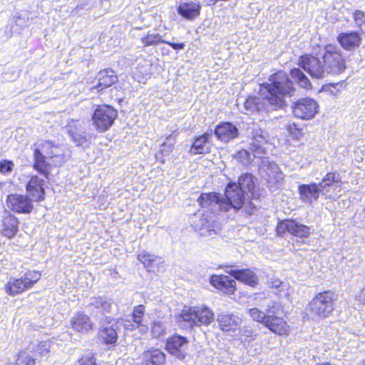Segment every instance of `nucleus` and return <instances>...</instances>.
<instances>
[{
  "mask_svg": "<svg viewBox=\"0 0 365 365\" xmlns=\"http://www.w3.org/2000/svg\"><path fill=\"white\" fill-rule=\"evenodd\" d=\"M295 88L287 73L280 71L270 76L269 82L260 86L259 95L250 96L244 103L247 114L267 113L286 106V98L294 96Z\"/></svg>",
  "mask_w": 365,
  "mask_h": 365,
  "instance_id": "1",
  "label": "nucleus"
},
{
  "mask_svg": "<svg viewBox=\"0 0 365 365\" xmlns=\"http://www.w3.org/2000/svg\"><path fill=\"white\" fill-rule=\"evenodd\" d=\"M299 66L316 79H322L329 75H339L346 69L343 53L334 44L324 46L319 56L309 54L302 56L299 59Z\"/></svg>",
  "mask_w": 365,
  "mask_h": 365,
  "instance_id": "2",
  "label": "nucleus"
},
{
  "mask_svg": "<svg viewBox=\"0 0 365 365\" xmlns=\"http://www.w3.org/2000/svg\"><path fill=\"white\" fill-rule=\"evenodd\" d=\"M35 146L34 168L46 178L48 163L46 159L56 158L57 162H61L62 157L60 154V148L49 140L39 141Z\"/></svg>",
  "mask_w": 365,
  "mask_h": 365,
  "instance_id": "3",
  "label": "nucleus"
},
{
  "mask_svg": "<svg viewBox=\"0 0 365 365\" xmlns=\"http://www.w3.org/2000/svg\"><path fill=\"white\" fill-rule=\"evenodd\" d=\"M251 129L252 142L250 143V150L252 153H250L246 150H242L236 155L237 159L243 164H247L251 162L252 160V155L253 158H261L264 153V145L267 142L266 133L255 123L252 124Z\"/></svg>",
  "mask_w": 365,
  "mask_h": 365,
  "instance_id": "4",
  "label": "nucleus"
},
{
  "mask_svg": "<svg viewBox=\"0 0 365 365\" xmlns=\"http://www.w3.org/2000/svg\"><path fill=\"white\" fill-rule=\"evenodd\" d=\"M334 309V294L326 291L317 294L308 304V312L314 317L325 319Z\"/></svg>",
  "mask_w": 365,
  "mask_h": 365,
  "instance_id": "5",
  "label": "nucleus"
},
{
  "mask_svg": "<svg viewBox=\"0 0 365 365\" xmlns=\"http://www.w3.org/2000/svg\"><path fill=\"white\" fill-rule=\"evenodd\" d=\"M41 276L38 271H29L20 278H11L5 286L6 292L9 295L21 294L31 288L40 279Z\"/></svg>",
  "mask_w": 365,
  "mask_h": 365,
  "instance_id": "6",
  "label": "nucleus"
},
{
  "mask_svg": "<svg viewBox=\"0 0 365 365\" xmlns=\"http://www.w3.org/2000/svg\"><path fill=\"white\" fill-rule=\"evenodd\" d=\"M117 111L107 105L98 106L92 116L93 125L99 132L108 130L117 118Z\"/></svg>",
  "mask_w": 365,
  "mask_h": 365,
  "instance_id": "7",
  "label": "nucleus"
},
{
  "mask_svg": "<svg viewBox=\"0 0 365 365\" xmlns=\"http://www.w3.org/2000/svg\"><path fill=\"white\" fill-rule=\"evenodd\" d=\"M225 198L221 197V211L228 212L231 209L237 211L242 207L245 194L236 183L228 184L225 189Z\"/></svg>",
  "mask_w": 365,
  "mask_h": 365,
  "instance_id": "8",
  "label": "nucleus"
},
{
  "mask_svg": "<svg viewBox=\"0 0 365 365\" xmlns=\"http://www.w3.org/2000/svg\"><path fill=\"white\" fill-rule=\"evenodd\" d=\"M292 109L295 117L309 120L314 118L319 113V106L314 99L307 97L294 102Z\"/></svg>",
  "mask_w": 365,
  "mask_h": 365,
  "instance_id": "9",
  "label": "nucleus"
},
{
  "mask_svg": "<svg viewBox=\"0 0 365 365\" xmlns=\"http://www.w3.org/2000/svg\"><path fill=\"white\" fill-rule=\"evenodd\" d=\"M318 185L322 195L333 198L339 195L342 182L339 173H328Z\"/></svg>",
  "mask_w": 365,
  "mask_h": 365,
  "instance_id": "10",
  "label": "nucleus"
},
{
  "mask_svg": "<svg viewBox=\"0 0 365 365\" xmlns=\"http://www.w3.org/2000/svg\"><path fill=\"white\" fill-rule=\"evenodd\" d=\"M259 170L262 178L270 186L278 185L283 182L284 175L274 162H271L268 159L264 160Z\"/></svg>",
  "mask_w": 365,
  "mask_h": 365,
  "instance_id": "11",
  "label": "nucleus"
},
{
  "mask_svg": "<svg viewBox=\"0 0 365 365\" xmlns=\"http://www.w3.org/2000/svg\"><path fill=\"white\" fill-rule=\"evenodd\" d=\"M278 234H283L285 232L298 237H307L310 233L309 227L297 222L293 220H285L281 221L277 226Z\"/></svg>",
  "mask_w": 365,
  "mask_h": 365,
  "instance_id": "12",
  "label": "nucleus"
},
{
  "mask_svg": "<svg viewBox=\"0 0 365 365\" xmlns=\"http://www.w3.org/2000/svg\"><path fill=\"white\" fill-rule=\"evenodd\" d=\"M7 206L14 212L28 214L31 212L34 206L32 200L26 195L13 194L9 195L6 200Z\"/></svg>",
  "mask_w": 365,
  "mask_h": 365,
  "instance_id": "13",
  "label": "nucleus"
},
{
  "mask_svg": "<svg viewBox=\"0 0 365 365\" xmlns=\"http://www.w3.org/2000/svg\"><path fill=\"white\" fill-rule=\"evenodd\" d=\"M188 340L180 335H174L166 343V349L174 356L184 359L187 355Z\"/></svg>",
  "mask_w": 365,
  "mask_h": 365,
  "instance_id": "14",
  "label": "nucleus"
},
{
  "mask_svg": "<svg viewBox=\"0 0 365 365\" xmlns=\"http://www.w3.org/2000/svg\"><path fill=\"white\" fill-rule=\"evenodd\" d=\"M120 327V321L115 319H107L100 331V337L106 344H114L118 339V331Z\"/></svg>",
  "mask_w": 365,
  "mask_h": 365,
  "instance_id": "15",
  "label": "nucleus"
},
{
  "mask_svg": "<svg viewBox=\"0 0 365 365\" xmlns=\"http://www.w3.org/2000/svg\"><path fill=\"white\" fill-rule=\"evenodd\" d=\"M48 173H49L48 172ZM42 177L32 175L26 185V191L29 195L36 201H41L44 199V182L46 178L41 173ZM48 175V174H47ZM48 178V176H46Z\"/></svg>",
  "mask_w": 365,
  "mask_h": 365,
  "instance_id": "16",
  "label": "nucleus"
},
{
  "mask_svg": "<svg viewBox=\"0 0 365 365\" xmlns=\"http://www.w3.org/2000/svg\"><path fill=\"white\" fill-rule=\"evenodd\" d=\"M225 272L237 280L251 287H254L258 284L257 274L250 269H233L231 266H227L226 267Z\"/></svg>",
  "mask_w": 365,
  "mask_h": 365,
  "instance_id": "17",
  "label": "nucleus"
},
{
  "mask_svg": "<svg viewBox=\"0 0 365 365\" xmlns=\"http://www.w3.org/2000/svg\"><path fill=\"white\" fill-rule=\"evenodd\" d=\"M299 197L305 203L311 204L319 199L322 194L318 183L300 185L298 187Z\"/></svg>",
  "mask_w": 365,
  "mask_h": 365,
  "instance_id": "18",
  "label": "nucleus"
},
{
  "mask_svg": "<svg viewBox=\"0 0 365 365\" xmlns=\"http://www.w3.org/2000/svg\"><path fill=\"white\" fill-rule=\"evenodd\" d=\"M210 284L224 294H232L235 291V281L225 275H212Z\"/></svg>",
  "mask_w": 365,
  "mask_h": 365,
  "instance_id": "19",
  "label": "nucleus"
},
{
  "mask_svg": "<svg viewBox=\"0 0 365 365\" xmlns=\"http://www.w3.org/2000/svg\"><path fill=\"white\" fill-rule=\"evenodd\" d=\"M264 326L279 336H287L289 332L288 323L283 318L276 315L269 314Z\"/></svg>",
  "mask_w": 365,
  "mask_h": 365,
  "instance_id": "20",
  "label": "nucleus"
},
{
  "mask_svg": "<svg viewBox=\"0 0 365 365\" xmlns=\"http://www.w3.org/2000/svg\"><path fill=\"white\" fill-rule=\"evenodd\" d=\"M337 41L344 49L352 51L360 46L361 38L356 31L343 32L338 35Z\"/></svg>",
  "mask_w": 365,
  "mask_h": 365,
  "instance_id": "21",
  "label": "nucleus"
},
{
  "mask_svg": "<svg viewBox=\"0 0 365 365\" xmlns=\"http://www.w3.org/2000/svg\"><path fill=\"white\" fill-rule=\"evenodd\" d=\"M215 134L223 142H229L238 136V129L230 122L222 123L215 128Z\"/></svg>",
  "mask_w": 365,
  "mask_h": 365,
  "instance_id": "22",
  "label": "nucleus"
},
{
  "mask_svg": "<svg viewBox=\"0 0 365 365\" xmlns=\"http://www.w3.org/2000/svg\"><path fill=\"white\" fill-rule=\"evenodd\" d=\"M176 321L179 326L185 329L197 327L195 307H185L177 316Z\"/></svg>",
  "mask_w": 365,
  "mask_h": 365,
  "instance_id": "23",
  "label": "nucleus"
},
{
  "mask_svg": "<svg viewBox=\"0 0 365 365\" xmlns=\"http://www.w3.org/2000/svg\"><path fill=\"white\" fill-rule=\"evenodd\" d=\"M201 6L198 2L190 1L180 2L178 7V14L187 20H192L200 14Z\"/></svg>",
  "mask_w": 365,
  "mask_h": 365,
  "instance_id": "24",
  "label": "nucleus"
},
{
  "mask_svg": "<svg viewBox=\"0 0 365 365\" xmlns=\"http://www.w3.org/2000/svg\"><path fill=\"white\" fill-rule=\"evenodd\" d=\"M197 327L208 326L214 321L212 310L206 306H195Z\"/></svg>",
  "mask_w": 365,
  "mask_h": 365,
  "instance_id": "25",
  "label": "nucleus"
},
{
  "mask_svg": "<svg viewBox=\"0 0 365 365\" xmlns=\"http://www.w3.org/2000/svg\"><path fill=\"white\" fill-rule=\"evenodd\" d=\"M71 327L78 332L86 333L93 329V323L88 316L78 313L71 319Z\"/></svg>",
  "mask_w": 365,
  "mask_h": 365,
  "instance_id": "26",
  "label": "nucleus"
},
{
  "mask_svg": "<svg viewBox=\"0 0 365 365\" xmlns=\"http://www.w3.org/2000/svg\"><path fill=\"white\" fill-rule=\"evenodd\" d=\"M67 131L76 145L86 142V138L82 133V125L78 120H72L68 125Z\"/></svg>",
  "mask_w": 365,
  "mask_h": 365,
  "instance_id": "27",
  "label": "nucleus"
},
{
  "mask_svg": "<svg viewBox=\"0 0 365 365\" xmlns=\"http://www.w3.org/2000/svg\"><path fill=\"white\" fill-rule=\"evenodd\" d=\"M211 133H205L201 136L197 138L191 148L190 152L193 154L207 153L210 152V142L209 139Z\"/></svg>",
  "mask_w": 365,
  "mask_h": 365,
  "instance_id": "28",
  "label": "nucleus"
},
{
  "mask_svg": "<svg viewBox=\"0 0 365 365\" xmlns=\"http://www.w3.org/2000/svg\"><path fill=\"white\" fill-rule=\"evenodd\" d=\"M267 283L270 288L276 289L275 293L279 297L289 299L292 290L288 283L282 282L276 278H270Z\"/></svg>",
  "mask_w": 365,
  "mask_h": 365,
  "instance_id": "29",
  "label": "nucleus"
},
{
  "mask_svg": "<svg viewBox=\"0 0 365 365\" xmlns=\"http://www.w3.org/2000/svg\"><path fill=\"white\" fill-rule=\"evenodd\" d=\"M98 80L97 88L103 90L115 83L118 81V77L113 70L105 69L98 73Z\"/></svg>",
  "mask_w": 365,
  "mask_h": 365,
  "instance_id": "30",
  "label": "nucleus"
},
{
  "mask_svg": "<svg viewBox=\"0 0 365 365\" xmlns=\"http://www.w3.org/2000/svg\"><path fill=\"white\" fill-rule=\"evenodd\" d=\"M145 307L142 304L135 306L133 309L132 319L135 322L134 325L138 326V331L140 334L148 332L149 328L144 321Z\"/></svg>",
  "mask_w": 365,
  "mask_h": 365,
  "instance_id": "31",
  "label": "nucleus"
},
{
  "mask_svg": "<svg viewBox=\"0 0 365 365\" xmlns=\"http://www.w3.org/2000/svg\"><path fill=\"white\" fill-rule=\"evenodd\" d=\"M18 230V220L11 215H6L2 221V234L9 237H12Z\"/></svg>",
  "mask_w": 365,
  "mask_h": 365,
  "instance_id": "32",
  "label": "nucleus"
},
{
  "mask_svg": "<svg viewBox=\"0 0 365 365\" xmlns=\"http://www.w3.org/2000/svg\"><path fill=\"white\" fill-rule=\"evenodd\" d=\"M202 207H213L220 210L221 196L217 193H202L197 200Z\"/></svg>",
  "mask_w": 365,
  "mask_h": 365,
  "instance_id": "33",
  "label": "nucleus"
},
{
  "mask_svg": "<svg viewBox=\"0 0 365 365\" xmlns=\"http://www.w3.org/2000/svg\"><path fill=\"white\" fill-rule=\"evenodd\" d=\"M217 322L222 330L228 331L235 329L239 323V318L233 314H219Z\"/></svg>",
  "mask_w": 365,
  "mask_h": 365,
  "instance_id": "34",
  "label": "nucleus"
},
{
  "mask_svg": "<svg viewBox=\"0 0 365 365\" xmlns=\"http://www.w3.org/2000/svg\"><path fill=\"white\" fill-rule=\"evenodd\" d=\"M145 365H163L165 360V354L159 349H153L144 353Z\"/></svg>",
  "mask_w": 365,
  "mask_h": 365,
  "instance_id": "35",
  "label": "nucleus"
},
{
  "mask_svg": "<svg viewBox=\"0 0 365 365\" xmlns=\"http://www.w3.org/2000/svg\"><path fill=\"white\" fill-rule=\"evenodd\" d=\"M97 309L102 310L103 314L110 313L112 311L113 302L110 299L105 297H98L92 299L89 304Z\"/></svg>",
  "mask_w": 365,
  "mask_h": 365,
  "instance_id": "36",
  "label": "nucleus"
},
{
  "mask_svg": "<svg viewBox=\"0 0 365 365\" xmlns=\"http://www.w3.org/2000/svg\"><path fill=\"white\" fill-rule=\"evenodd\" d=\"M290 75L302 88L307 90L312 88V83L309 79L299 68H294L292 69Z\"/></svg>",
  "mask_w": 365,
  "mask_h": 365,
  "instance_id": "37",
  "label": "nucleus"
},
{
  "mask_svg": "<svg viewBox=\"0 0 365 365\" xmlns=\"http://www.w3.org/2000/svg\"><path fill=\"white\" fill-rule=\"evenodd\" d=\"M51 341L49 340L41 342L32 343L29 346V350L34 352L36 356H43L46 355L51 349Z\"/></svg>",
  "mask_w": 365,
  "mask_h": 365,
  "instance_id": "38",
  "label": "nucleus"
},
{
  "mask_svg": "<svg viewBox=\"0 0 365 365\" xmlns=\"http://www.w3.org/2000/svg\"><path fill=\"white\" fill-rule=\"evenodd\" d=\"M178 135L177 130H175L166 137V140L160 146V151L163 155H168L173 150Z\"/></svg>",
  "mask_w": 365,
  "mask_h": 365,
  "instance_id": "39",
  "label": "nucleus"
},
{
  "mask_svg": "<svg viewBox=\"0 0 365 365\" xmlns=\"http://www.w3.org/2000/svg\"><path fill=\"white\" fill-rule=\"evenodd\" d=\"M237 185H238V187H240V190H242L244 194L252 191L254 187L252 175L250 174L241 175Z\"/></svg>",
  "mask_w": 365,
  "mask_h": 365,
  "instance_id": "40",
  "label": "nucleus"
},
{
  "mask_svg": "<svg viewBox=\"0 0 365 365\" xmlns=\"http://www.w3.org/2000/svg\"><path fill=\"white\" fill-rule=\"evenodd\" d=\"M29 352V347L19 352L16 365H35L36 359Z\"/></svg>",
  "mask_w": 365,
  "mask_h": 365,
  "instance_id": "41",
  "label": "nucleus"
},
{
  "mask_svg": "<svg viewBox=\"0 0 365 365\" xmlns=\"http://www.w3.org/2000/svg\"><path fill=\"white\" fill-rule=\"evenodd\" d=\"M165 324L160 321H155L152 324L150 334L153 338H159L166 334Z\"/></svg>",
  "mask_w": 365,
  "mask_h": 365,
  "instance_id": "42",
  "label": "nucleus"
},
{
  "mask_svg": "<svg viewBox=\"0 0 365 365\" xmlns=\"http://www.w3.org/2000/svg\"><path fill=\"white\" fill-rule=\"evenodd\" d=\"M138 259L144 264L145 267L148 269L149 271H152L153 263L157 259V257L149 253L141 252L138 255Z\"/></svg>",
  "mask_w": 365,
  "mask_h": 365,
  "instance_id": "43",
  "label": "nucleus"
},
{
  "mask_svg": "<svg viewBox=\"0 0 365 365\" xmlns=\"http://www.w3.org/2000/svg\"><path fill=\"white\" fill-rule=\"evenodd\" d=\"M249 314L254 321L261 323L264 326L268 320L269 315L257 308H252L249 309Z\"/></svg>",
  "mask_w": 365,
  "mask_h": 365,
  "instance_id": "44",
  "label": "nucleus"
},
{
  "mask_svg": "<svg viewBox=\"0 0 365 365\" xmlns=\"http://www.w3.org/2000/svg\"><path fill=\"white\" fill-rule=\"evenodd\" d=\"M142 42L144 46L158 45L160 43H165V40L161 38V36L158 34H148L146 36L142 38Z\"/></svg>",
  "mask_w": 365,
  "mask_h": 365,
  "instance_id": "45",
  "label": "nucleus"
},
{
  "mask_svg": "<svg viewBox=\"0 0 365 365\" xmlns=\"http://www.w3.org/2000/svg\"><path fill=\"white\" fill-rule=\"evenodd\" d=\"M74 365H97L96 359L92 353L88 352L75 362Z\"/></svg>",
  "mask_w": 365,
  "mask_h": 365,
  "instance_id": "46",
  "label": "nucleus"
},
{
  "mask_svg": "<svg viewBox=\"0 0 365 365\" xmlns=\"http://www.w3.org/2000/svg\"><path fill=\"white\" fill-rule=\"evenodd\" d=\"M355 24L364 33H365V12L356 11L353 15Z\"/></svg>",
  "mask_w": 365,
  "mask_h": 365,
  "instance_id": "47",
  "label": "nucleus"
},
{
  "mask_svg": "<svg viewBox=\"0 0 365 365\" xmlns=\"http://www.w3.org/2000/svg\"><path fill=\"white\" fill-rule=\"evenodd\" d=\"M344 88V83L343 81L329 84L324 87V91L328 92L333 96H337L338 93Z\"/></svg>",
  "mask_w": 365,
  "mask_h": 365,
  "instance_id": "48",
  "label": "nucleus"
},
{
  "mask_svg": "<svg viewBox=\"0 0 365 365\" xmlns=\"http://www.w3.org/2000/svg\"><path fill=\"white\" fill-rule=\"evenodd\" d=\"M14 164L12 161L2 160L0 161V173L4 175H8L13 171Z\"/></svg>",
  "mask_w": 365,
  "mask_h": 365,
  "instance_id": "49",
  "label": "nucleus"
},
{
  "mask_svg": "<svg viewBox=\"0 0 365 365\" xmlns=\"http://www.w3.org/2000/svg\"><path fill=\"white\" fill-rule=\"evenodd\" d=\"M282 309V305L280 303L277 302H272L269 304L267 305L266 312L267 315H276L278 314L279 311Z\"/></svg>",
  "mask_w": 365,
  "mask_h": 365,
  "instance_id": "50",
  "label": "nucleus"
},
{
  "mask_svg": "<svg viewBox=\"0 0 365 365\" xmlns=\"http://www.w3.org/2000/svg\"><path fill=\"white\" fill-rule=\"evenodd\" d=\"M287 129L295 138H299L302 135V129L294 123L287 125Z\"/></svg>",
  "mask_w": 365,
  "mask_h": 365,
  "instance_id": "51",
  "label": "nucleus"
},
{
  "mask_svg": "<svg viewBox=\"0 0 365 365\" xmlns=\"http://www.w3.org/2000/svg\"><path fill=\"white\" fill-rule=\"evenodd\" d=\"M122 322H120V325L123 324L124 328L126 330H138V326L134 325L133 324H135V322L132 319L130 320H125V319H121Z\"/></svg>",
  "mask_w": 365,
  "mask_h": 365,
  "instance_id": "52",
  "label": "nucleus"
},
{
  "mask_svg": "<svg viewBox=\"0 0 365 365\" xmlns=\"http://www.w3.org/2000/svg\"><path fill=\"white\" fill-rule=\"evenodd\" d=\"M216 234L217 232L215 229L214 225H203L201 229V235H212V234Z\"/></svg>",
  "mask_w": 365,
  "mask_h": 365,
  "instance_id": "53",
  "label": "nucleus"
},
{
  "mask_svg": "<svg viewBox=\"0 0 365 365\" xmlns=\"http://www.w3.org/2000/svg\"><path fill=\"white\" fill-rule=\"evenodd\" d=\"M355 300L365 305V283L364 287L355 295Z\"/></svg>",
  "mask_w": 365,
  "mask_h": 365,
  "instance_id": "54",
  "label": "nucleus"
},
{
  "mask_svg": "<svg viewBox=\"0 0 365 365\" xmlns=\"http://www.w3.org/2000/svg\"><path fill=\"white\" fill-rule=\"evenodd\" d=\"M165 43L168 44L175 50H182L185 46V43H172V42L165 41Z\"/></svg>",
  "mask_w": 365,
  "mask_h": 365,
  "instance_id": "55",
  "label": "nucleus"
},
{
  "mask_svg": "<svg viewBox=\"0 0 365 365\" xmlns=\"http://www.w3.org/2000/svg\"><path fill=\"white\" fill-rule=\"evenodd\" d=\"M317 365H331V364L329 362H323V363H319Z\"/></svg>",
  "mask_w": 365,
  "mask_h": 365,
  "instance_id": "56",
  "label": "nucleus"
},
{
  "mask_svg": "<svg viewBox=\"0 0 365 365\" xmlns=\"http://www.w3.org/2000/svg\"><path fill=\"white\" fill-rule=\"evenodd\" d=\"M359 365H365V359L362 361Z\"/></svg>",
  "mask_w": 365,
  "mask_h": 365,
  "instance_id": "57",
  "label": "nucleus"
},
{
  "mask_svg": "<svg viewBox=\"0 0 365 365\" xmlns=\"http://www.w3.org/2000/svg\"><path fill=\"white\" fill-rule=\"evenodd\" d=\"M94 88H98L97 86L94 87ZM91 90H93V88H91Z\"/></svg>",
  "mask_w": 365,
  "mask_h": 365,
  "instance_id": "58",
  "label": "nucleus"
}]
</instances>
